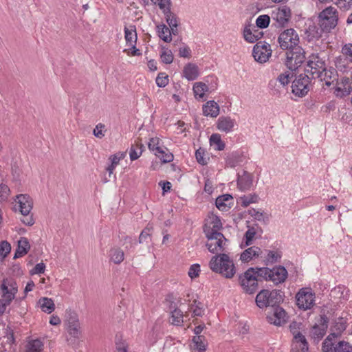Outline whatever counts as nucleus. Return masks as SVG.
I'll return each instance as SVG.
<instances>
[{
  "label": "nucleus",
  "instance_id": "1",
  "mask_svg": "<svg viewBox=\"0 0 352 352\" xmlns=\"http://www.w3.org/2000/svg\"><path fill=\"white\" fill-rule=\"evenodd\" d=\"M222 223L219 217L210 214L205 220L204 232L208 239L206 246L213 254H219L225 251L228 240L220 232Z\"/></svg>",
  "mask_w": 352,
  "mask_h": 352
},
{
  "label": "nucleus",
  "instance_id": "2",
  "mask_svg": "<svg viewBox=\"0 0 352 352\" xmlns=\"http://www.w3.org/2000/svg\"><path fill=\"white\" fill-rule=\"evenodd\" d=\"M209 267L212 272L219 273L226 278H232L236 274L233 261L224 253L213 256L209 262Z\"/></svg>",
  "mask_w": 352,
  "mask_h": 352
},
{
  "label": "nucleus",
  "instance_id": "3",
  "mask_svg": "<svg viewBox=\"0 0 352 352\" xmlns=\"http://www.w3.org/2000/svg\"><path fill=\"white\" fill-rule=\"evenodd\" d=\"M14 210L19 211L22 215L21 222L25 226H31L34 224V219L31 210L33 207L32 199L28 195L21 194L16 197Z\"/></svg>",
  "mask_w": 352,
  "mask_h": 352
},
{
  "label": "nucleus",
  "instance_id": "4",
  "mask_svg": "<svg viewBox=\"0 0 352 352\" xmlns=\"http://www.w3.org/2000/svg\"><path fill=\"white\" fill-rule=\"evenodd\" d=\"M258 267H250L239 277V283L243 291L249 294H254L258 289V277H260Z\"/></svg>",
  "mask_w": 352,
  "mask_h": 352
},
{
  "label": "nucleus",
  "instance_id": "5",
  "mask_svg": "<svg viewBox=\"0 0 352 352\" xmlns=\"http://www.w3.org/2000/svg\"><path fill=\"white\" fill-rule=\"evenodd\" d=\"M258 273L261 278L272 281L274 285L284 283L288 276L287 270L281 265L276 266L272 269L261 267L258 269Z\"/></svg>",
  "mask_w": 352,
  "mask_h": 352
},
{
  "label": "nucleus",
  "instance_id": "6",
  "mask_svg": "<svg viewBox=\"0 0 352 352\" xmlns=\"http://www.w3.org/2000/svg\"><path fill=\"white\" fill-rule=\"evenodd\" d=\"M281 292L276 289H263L256 296V303L259 308L274 307L283 300Z\"/></svg>",
  "mask_w": 352,
  "mask_h": 352
},
{
  "label": "nucleus",
  "instance_id": "7",
  "mask_svg": "<svg viewBox=\"0 0 352 352\" xmlns=\"http://www.w3.org/2000/svg\"><path fill=\"white\" fill-rule=\"evenodd\" d=\"M338 20L337 10L332 6L326 8L318 15V24L324 32H329L333 29L338 23Z\"/></svg>",
  "mask_w": 352,
  "mask_h": 352
},
{
  "label": "nucleus",
  "instance_id": "8",
  "mask_svg": "<svg viewBox=\"0 0 352 352\" xmlns=\"http://www.w3.org/2000/svg\"><path fill=\"white\" fill-rule=\"evenodd\" d=\"M278 42L280 47L283 50L294 49L299 45L300 38L296 31L292 28L287 29L281 32L278 36Z\"/></svg>",
  "mask_w": 352,
  "mask_h": 352
},
{
  "label": "nucleus",
  "instance_id": "9",
  "mask_svg": "<svg viewBox=\"0 0 352 352\" xmlns=\"http://www.w3.org/2000/svg\"><path fill=\"white\" fill-rule=\"evenodd\" d=\"M0 289L1 291V300L10 305L18 292L16 280L12 278H3L0 285Z\"/></svg>",
  "mask_w": 352,
  "mask_h": 352
},
{
  "label": "nucleus",
  "instance_id": "10",
  "mask_svg": "<svg viewBox=\"0 0 352 352\" xmlns=\"http://www.w3.org/2000/svg\"><path fill=\"white\" fill-rule=\"evenodd\" d=\"M305 58V52L301 47L289 50L286 52L285 65L289 70L295 71Z\"/></svg>",
  "mask_w": 352,
  "mask_h": 352
},
{
  "label": "nucleus",
  "instance_id": "11",
  "mask_svg": "<svg viewBox=\"0 0 352 352\" xmlns=\"http://www.w3.org/2000/svg\"><path fill=\"white\" fill-rule=\"evenodd\" d=\"M315 294L311 288L303 287L296 294V305L300 309H311L315 305Z\"/></svg>",
  "mask_w": 352,
  "mask_h": 352
},
{
  "label": "nucleus",
  "instance_id": "12",
  "mask_svg": "<svg viewBox=\"0 0 352 352\" xmlns=\"http://www.w3.org/2000/svg\"><path fill=\"white\" fill-rule=\"evenodd\" d=\"M325 67L324 60L319 56L318 54H311L308 57L305 72L311 78L316 79V76L319 75L321 71L323 72Z\"/></svg>",
  "mask_w": 352,
  "mask_h": 352
},
{
  "label": "nucleus",
  "instance_id": "13",
  "mask_svg": "<svg viewBox=\"0 0 352 352\" xmlns=\"http://www.w3.org/2000/svg\"><path fill=\"white\" fill-rule=\"evenodd\" d=\"M65 330L69 338L67 341L71 343L75 342L81 337L80 323L78 316L76 314H70L65 321Z\"/></svg>",
  "mask_w": 352,
  "mask_h": 352
},
{
  "label": "nucleus",
  "instance_id": "14",
  "mask_svg": "<svg viewBox=\"0 0 352 352\" xmlns=\"http://www.w3.org/2000/svg\"><path fill=\"white\" fill-rule=\"evenodd\" d=\"M292 17V11L287 6H279L272 10L271 18L276 28L285 27Z\"/></svg>",
  "mask_w": 352,
  "mask_h": 352
},
{
  "label": "nucleus",
  "instance_id": "15",
  "mask_svg": "<svg viewBox=\"0 0 352 352\" xmlns=\"http://www.w3.org/2000/svg\"><path fill=\"white\" fill-rule=\"evenodd\" d=\"M311 78L305 72L298 76L292 82V93L298 97L305 96L309 91Z\"/></svg>",
  "mask_w": 352,
  "mask_h": 352
},
{
  "label": "nucleus",
  "instance_id": "16",
  "mask_svg": "<svg viewBox=\"0 0 352 352\" xmlns=\"http://www.w3.org/2000/svg\"><path fill=\"white\" fill-rule=\"evenodd\" d=\"M322 349L323 352H352V345L346 341L336 343L335 340H330V338H326L322 342Z\"/></svg>",
  "mask_w": 352,
  "mask_h": 352
},
{
  "label": "nucleus",
  "instance_id": "17",
  "mask_svg": "<svg viewBox=\"0 0 352 352\" xmlns=\"http://www.w3.org/2000/svg\"><path fill=\"white\" fill-rule=\"evenodd\" d=\"M252 55L256 61L265 63L272 55L270 45L268 43H257L253 48Z\"/></svg>",
  "mask_w": 352,
  "mask_h": 352
},
{
  "label": "nucleus",
  "instance_id": "18",
  "mask_svg": "<svg viewBox=\"0 0 352 352\" xmlns=\"http://www.w3.org/2000/svg\"><path fill=\"white\" fill-rule=\"evenodd\" d=\"M287 315L283 308L276 306L273 307L272 311L268 313L267 320L269 323L276 326H281L286 322Z\"/></svg>",
  "mask_w": 352,
  "mask_h": 352
},
{
  "label": "nucleus",
  "instance_id": "19",
  "mask_svg": "<svg viewBox=\"0 0 352 352\" xmlns=\"http://www.w3.org/2000/svg\"><path fill=\"white\" fill-rule=\"evenodd\" d=\"M263 251L258 246H251L244 250L240 254V261L242 263H249L258 258L262 254Z\"/></svg>",
  "mask_w": 352,
  "mask_h": 352
},
{
  "label": "nucleus",
  "instance_id": "20",
  "mask_svg": "<svg viewBox=\"0 0 352 352\" xmlns=\"http://www.w3.org/2000/svg\"><path fill=\"white\" fill-rule=\"evenodd\" d=\"M236 125L235 119L230 116H220L217 122V129L226 133L232 132Z\"/></svg>",
  "mask_w": 352,
  "mask_h": 352
},
{
  "label": "nucleus",
  "instance_id": "21",
  "mask_svg": "<svg viewBox=\"0 0 352 352\" xmlns=\"http://www.w3.org/2000/svg\"><path fill=\"white\" fill-rule=\"evenodd\" d=\"M347 327L346 320L343 318H338L334 322L332 327L333 332L327 338H330V340H334L340 337L342 333L345 331Z\"/></svg>",
  "mask_w": 352,
  "mask_h": 352
},
{
  "label": "nucleus",
  "instance_id": "22",
  "mask_svg": "<svg viewBox=\"0 0 352 352\" xmlns=\"http://www.w3.org/2000/svg\"><path fill=\"white\" fill-rule=\"evenodd\" d=\"M352 91V82H351L349 78H342L339 82H338L337 87L336 88V95L340 97L346 96L350 94Z\"/></svg>",
  "mask_w": 352,
  "mask_h": 352
},
{
  "label": "nucleus",
  "instance_id": "23",
  "mask_svg": "<svg viewBox=\"0 0 352 352\" xmlns=\"http://www.w3.org/2000/svg\"><path fill=\"white\" fill-rule=\"evenodd\" d=\"M124 31L126 45L131 48H135L138 39L135 26L134 25L124 26Z\"/></svg>",
  "mask_w": 352,
  "mask_h": 352
},
{
  "label": "nucleus",
  "instance_id": "24",
  "mask_svg": "<svg viewBox=\"0 0 352 352\" xmlns=\"http://www.w3.org/2000/svg\"><path fill=\"white\" fill-rule=\"evenodd\" d=\"M203 114L205 116L216 118L219 114V106L214 100H209L203 105Z\"/></svg>",
  "mask_w": 352,
  "mask_h": 352
},
{
  "label": "nucleus",
  "instance_id": "25",
  "mask_svg": "<svg viewBox=\"0 0 352 352\" xmlns=\"http://www.w3.org/2000/svg\"><path fill=\"white\" fill-rule=\"evenodd\" d=\"M192 342L191 350L192 352H205L206 351L207 342L204 336H194Z\"/></svg>",
  "mask_w": 352,
  "mask_h": 352
},
{
  "label": "nucleus",
  "instance_id": "26",
  "mask_svg": "<svg viewBox=\"0 0 352 352\" xmlns=\"http://www.w3.org/2000/svg\"><path fill=\"white\" fill-rule=\"evenodd\" d=\"M237 185L240 190H247L252 185V176L248 172L244 171L242 175H239L237 180Z\"/></svg>",
  "mask_w": 352,
  "mask_h": 352
},
{
  "label": "nucleus",
  "instance_id": "27",
  "mask_svg": "<svg viewBox=\"0 0 352 352\" xmlns=\"http://www.w3.org/2000/svg\"><path fill=\"white\" fill-rule=\"evenodd\" d=\"M336 72L334 69H327V67L323 72H320L319 75L316 76V78L320 81H324L326 85L330 86L336 79Z\"/></svg>",
  "mask_w": 352,
  "mask_h": 352
},
{
  "label": "nucleus",
  "instance_id": "28",
  "mask_svg": "<svg viewBox=\"0 0 352 352\" xmlns=\"http://www.w3.org/2000/svg\"><path fill=\"white\" fill-rule=\"evenodd\" d=\"M183 74L187 80H194L199 76V68L195 64L188 63L184 67Z\"/></svg>",
  "mask_w": 352,
  "mask_h": 352
},
{
  "label": "nucleus",
  "instance_id": "29",
  "mask_svg": "<svg viewBox=\"0 0 352 352\" xmlns=\"http://www.w3.org/2000/svg\"><path fill=\"white\" fill-rule=\"evenodd\" d=\"M327 329V321L324 320L320 324H315L311 330V336L315 340H320L326 333Z\"/></svg>",
  "mask_w": 352,
  "mask_h": 352
},
{
  "label": "nucleus",
  "instance_id": "30",
  "mask_svg": "<svg viewBox=\"0 0 352 352\" xmlns=\"http://www.w3.org/2000/svg\"><path fill=\"white\" fill-rule=\"evenodd\" d=\"M302 323L293 321L289 326V329L291 333L293 335V341H300L306 340L305 337L300 333Z\"/></svg>",
  "mask_w": 352,
  "mask_h": 352
},
{
  "label": "nucleus",
  "instance_id": "31",
  "mask_svg": "<svg viewBox=\"0 0 352 352\" xmlns=\"http://www.w3.org/2000/svg\"><path fill=\"white\" fill-rule=\"evenodd\" d=\"M30 248V245L29 243L28 240L25 238L22 237L19 241H18V246L16 250V252L14 254V258H19L24 255H25L28 250Z\"/></svg>",
  "mask_w": 352,
  "mask_h": 352
},
{
  "label": "nucleus",
  "instance_id": "32",
  "mask_svg": "<svg viewBox=\"0 0 352 352\" xmlns=\"http://www.w3.org/2000/svg\"><path fill=\"white\" fill-rule=\"evenodd\" d=\"M44 343L40 339L30 340L26 346L25 352H43Z\"/></svg>",
  "mask_w": 352,
  "mask_h": 352
},
{
  "label": "nucleus",
  "instance_id": "33",
  "mask_svg": "<svg viewBox=\"0 0 352 352\" xmlns=\"http://www.w3.org/2000/svg\"><path fill=\"white\" fill-rule=\"evenodd\" d=\"M38 304L41 310L45 313L51 314L54 311L55 305L51 298L43 297L39 299Z\"/></svg>",
  "mask_w": 352,
  "mask_h": 352
},
{
  "label": "nucleus",
  "instance_id": "34",
  "mask_svg": "<svg viewBox=\"0 0 352 352\" xmlns=\"http://www.w3.org/2000/svg\"><path fill=\"white\" fill-rule=\"evenodd\" d=\"M157 31L159 37L164 42L170 43L172 41L170 30L166 25H157Z\"/></svg>",
  "mask_w": 352,
  "mask_h": 352
},
{
  "label": "nucleus",
  "instance_id": "35",
  "mask_svg": "<svg viewBox=\"0 0 352 352\" xmlns=\"http://www.w3.org/2000/svg\"><path fill=\"white\" fill-rule=\"evenodd\" d=\"M208 85L202 82H195L193 85V92L197 99H203L206 92H208Z\"/></svg>",
  "mask_w": 352,
  "mask_h": 352
},
{
  "label": "nucleus",
  "instance_id": "36",
  "mask_svg": "<svg viewBox=\"0 0 352 352\" xmlns=\"http://www.w3.org/2000/svg\"><path fill=\"white\" fill-rule=\"evenodd\" d=\"M144 150V145L140 142L132 144L129 150V157L131 161L138 159Z\"/></svg>",
  "mask_w": 352,
  "mask_h": 352
},
{
  "label": "nucleus",
  "instance_id": "37",
  "mask_svg": "<svg viewBox=\"0 0 352 352\" xmlns=\"http://www.w3.org/2000/svg\"><path fill=\"white\" fill-rule=\"evenodd\" d=\"M109 257L111 261L115 264H120L124 258V254L120 248H112L109 252Z\"/></svg>",
  "mask_w": 352,
  "mask_h": 352
},
{
  "label": "nucleus",
  "instance_id": "38",
  "mask_svg": "<svg viewBox=\"0 0 352 352\" xmlns=\"http://www.w3.org/2000/svg\"><path fill=\"white\" fill-rule=\"evenodd\" d=\"M155 155L160 158L162 163H169L174 159L173 155L165 146H163Z\"/></svg>",
  "mask_w": 352,
  "mask_h": 352
},
{
  "label": "nucleus",
  "instance_id": "39",
  "mask_svg": "<svg viewBox=\"0 0 352 352\" xmlns=\"http://www.w3.org/2000/svg\"><path fill=\"white\" fill-rule=\"evenodd\" d=\"M256 234V230L254 228H249L245 232L243 237V241L241 244V248H244L251 245L253 243V239Z\"/></svg>",
  "mask_w": 352,
  "mask_h": 352
},
{
  "label": "nucleus",
  "instance_id": "40",
  "mask_svg": "<svg viewBox=\"0 0 352 352\" xmlns=\"http://www.w3.org/2000/svg\"><path fill=\"white\" fill-rule=\"evenodd\" d=\"M232 196L228 194L223 195L216 199L215 204L217 208L221 211H228L230 208L226 201L232 199Z\"/></svg>",
  "mask_w": 352,
  "mask_h": 352
},
{
  "label": "nucleus",
  "instance_id": "41",
  "mask_svg": "<svg viewBox=\"0 0 352 352\" xmlns=\"http://www.w3.org/2000/svg\"><path fill=\"white\" fill-rule=\"evenodd\" d=\"M210 143L211 146H215V149L217 151H222L225 148V143L218 133H214L210 136Z\"/></svg>",
  "mask_w": 352,
  "mask_h": 352
},
{
  "label": "nucleus",
  "instance_id": "42",
  "mask_svg": "<svg viewBox=\"0 0 352 352\" xmlns=\"http://www.w3.org/2000/svg\"><path fill=\"white\" fill-rule=\"evenodd\" d=\"M243 34L244 39L247 42L251 43H255L260 38L258 34L256 35L252 33L251 30V25H247L245 26Z\"/></svg>",
  "mask_w": 352,
  "mask_h": 352
},
{
  "label": "nucleus",
  "instance_id": "43",
  "mask_svg": "<svg viewBox=\"0 0 352 352\" xmlns=\"http://www.w3.org/2000/svg\"><path fill=\"white\" fill-rule=\"evenodd\" d=\"M308 349L307 340L292 342V352H308Z\"/></svg>",
  "mask_w": 352,
  "mask_h": 352
},
{
  "label": "nucleus",
  "instance_id": "44",
  "mask_svg": "<svg viewBox=\"0 0 352 352\" xmlns=\"http://www.w3.org/2000/svg\"><path fill=\"white\" fill-rule=\"evenodd\" d=\"M183 312L179 309H175L171 312V324L174 325H181L183 323Z\"/></svg>",
  "mask_w": 352,
  "mask_h": 352
},
{
  "label": "nucleus",
  "instance_id": "45",
  "mask_svg": "<svg viewBox=\"0 0 352 352\" xmlns=\"http://www.w3.org/2000/svg\"><path fill=\"white\" fill-rule=\"evenodd\" d=\"M160 58L162 63L170 64L173 61L174 57L171 50L164 47L162 48Z\"/></svg>",
  "mask_w": 352,
  "mask_h": 352
},
{
  "label": "nucleus",
  "instance_id": "46",
  "mask_svg": "<svg viewBox=\"0 0 352 352\" xmlns=\"http://www.w3.org/2000/svg\"><path fill=\"white\" fill-rule=\"evenodd\" d=\"M160 143L161 141L158 138L155 137L151 138L148 144V149L152 151L154 155L156 153H159V151L164 146H161Z\"/></svg>",
  "mask_w": 352,
  "mask_h": 352
},
{
  "label": "nucleus",
  "instance_id": "47",
  "mask_svg": "<svg viewBox=\"0 0 352 352\" xmlns=\"http://www.w3.org/2000/svg\"><path fill=\"white\" fill-rule=\"evenodd\" d=\"M241 157L236 153L230 154L226 158V165L234 168L236 166L241 162Z\"/></svg>",
  "mask_w": 352,
  "mask_h": 352
},
{
  "label": "nucleus",
  "instance_id": "48",
  "mask_svg": "<svg viewBox=\"0 0 352 352\" xmlns=\"http://www.w3.org/2000/svg\"><path fill=\"white\" fill-rule=\"evenodd\" d=\"M165 19L169 27L177 28L178 19L170 10L164 13Z\"/></svg>",
  "mask_w": 352,
  "mask_h": 352
},
{
  "label": "nucleus",
  "instance_id": "49",
  "mask_svg": "<svg viewBox=\"0 0 352 352\" xmlns=\"http://www.w3.org/2000/svg\"><path fill=\"white\" fill-rule=\"evenodd\" d=\"M281 258L280 252L270 250L266 256V264H272L278 261Z\"/></svg>",
  "mask_w": 352,
  "mask_h": 352
},
{
  "label": "nucleus",
  "instance_id": "50",
  "mask_svg": "<svg viewBox=\"0 0 352 352\" xmlns=\"http://www.w3.org/2000/svg\"><path fill=\"white\" fill-rule=\"evenodd\" d=\"M120 160L121 157H119L117 155L110 156L109 160L111 161V164L107 168V171L109 173V177L113 174L114 169L119 164Z\"/></svg>",
  "mask_w": 352,
  "mask_h": 352
},
{
  "label": "nucleus",
  "instance_id": "51",
  "mask_svg": "<svg viewBox=\"0 0 352 352\" xmlns=\"http://www.w3.org/2000/svg\"><path fill=\"white\" fill-rule=\"evenodd\" d=\"M270 22V17L268 15L263 14L259 16L256 21V24L258 28L264 29L268 27Z\"/></svg>",
  "mask_w": 352,
  "mask_h": 352
},
{
  "label": "nucleus",
  "instance_id": "52",
  "mask_svg": "<svg viewBox=\"0 0 352 352\" xmlns=\"http://www.w3.org/2000/svg\"><path fill=\"white\" fill-rule=\"evenodd\" d=\"M241 199L242 201L243 206H248L250 204L256 203L258 199V197L256 194H250L248 195H244L243 197H241Z\"/></svg>",
  "mask_w": 352,
  "mask_h": 352
},
{
  "label": "nucleus",
  "instance_id": "53",
  "mask_svg": "<svg viewBox=\"0 0 352 352\" xmlns=\"http://www.w3.org/2000/svg\"><path fill=\"white\" fill-rule=\"evenodd\" d=\"M11 251L10 244L6 241H3L0 243V256L5 258Z\"/></svg>",
  "mask_w": 352,
  "mask_h": 352
},
{
  "label": "nucleus",
  "instance_id": "54",
  "mask_svg": "<svg viewBox=\"0 0 352 352\" xmlns=\"http://www.w3.org/2000/svg\"><path fill=\"white\" fill-rule=\"evenodd\" d=\"M159 87H165L168 83V76L165 73H160L155 80Z\"/></svg>",
  "mask_w": 352,
  "mask_h": 352
},
{
  "label": "nucleus",
  "instance_id": "55",
  "mask_svg": "<svg viewBox=\"0 0 352 352\" xmlns=\"http://www.w3.org/2000/svg\"><path fill=\"white\" fill-rule=\"evenodd\" d=\"M105 125L102 123L98 124L94 129L93 133L97 138H102L105 134Z\"/></svg>",
  "mask_w": 352,
  "mask_h": 352
},
{
  "label": "nucleus",
  "instance_id": "56",
  "mask_svg": "<svg viewBox=\"0 0 352 352\" xmlns=\"http://www.w3.org/2000/svg\"><path fill=\"white\" fill-rule=\"evenodd\" d=\"M292 72L293 71L290 70V72H287L285 73L280 74L278 76V80L282 85H286L289 82L290 78L292 77Z\"/></svg>",
  "mask_w": 352,
  "mask_h": 352
},
{
  "label": "nucleus",
  "instance_id": "57",
  "mask_svg": "<svg viewBox=\"0 0 352 352\" xmlns=\"http://www.w3.org/2000/svg\"><path fill=\"white\" fill-rule=\"evenodd\" d=\"M152 227H146L140 233L139 236V243H142L146 241L147 239L150 238Z\"/></svg>",
  "mask_w": 352,
  "mask_h": 352
},
{
  "label": "nucleus",
  "instance_id": "58",
  "mask_svg": "<svg viewBox=\"0 0 352 352\" xmlns=\"http://www.w3.org/2000/svg\"><path fill=\"white\" fill-rule=\"evenodd\" d=\"M200 272V265L199 264L192 265L188 270V276L191 278H195L199 276Z\"/></svg>",
  "mask_w": 352,
  "mask_h": 352
},
{
  "label": "nucleus",
  "instance_id": "59",
  "mask_svg": "<svg viewBox=\"0 0 352 352\" xmlns=\"http://www.w3.org/2000/svg\"><path fill=\"white\" fill-rule=\"evenodd\" d=\"M157 3L160 8L163 10L164 14L170 10V0H157Z\"/></svg>",
  "mask_w": 352,
  "mask_h": 352
},
{
  "label": "nucleus",
  "instance_id": "60",
  "mask_svg": "<svg viewBox=\"0 0 352 352\" xmlns=\"http://www.w3.org/2000/svg\"><path fill=\"white\" fill-rule=\"evenodd\" d=\"M333 3L336 4L340 8L348 9L352 2V0H331Z\"/></svg>",
  "mask_w": 352,
  "mask_h": 352
},
{
  "label": "nucleus",
  "instance_id": "61",
  "mask_svg": "<svg viewBox=\"0 0 352 352\" xmlns=\"http://www.w3.org/2000/svg\"><path fill=\"white\" fill-rule=\"evenodd\" d=\"M195 157L199 164L205 165L207 164V160L204 157V152L201 149H198L195 152Z\"/></svg>",
  "mask_w": 352,
  "mask_h": 352
},
{
  "label": "nucleus",
  "instance_id": "62",
  "mask_svg": "<svg viewBox=\"0 0 352 352\" xmlns=\"http://www.w3.org/2000/svg\"><path fill=\"white\" fill-rule=\"evenodd\" d=\"M45 265L43 263H37L30 271L31 274H41L44 273Z\"/></svg>",
  "mask_w": 352,
  "mask_h": 352
},
{
  "label": "nucleus",
  "instance_id": "63",
  "mask_svg": "<svg viewBox=\"0 0 352 352\" xmlns=\"http://www.w3.org/2000/svg\"><path fill=\"white\" fill-rule=\"evenodd\" d=\"M191 54V50L189 47L184 45L179 47V55L180 57L189 58Z\"/></svg>",
  "mask_w": 352,
  "mask_h": 352
},
{
  "label": "nucleus",
  "instance_id": "64",
  "mask_svg": "<svg viewBox=\"0 0 352 352\" xmlns=\"http://www.w3.org/2000/svg\"><path fill=\"white\" fill-rule=\"evenodd\" d=\"M342 53L347 57L350 58L352 61V44H346L342 49Z\"/></svg>",
  "mask_w": 352,
  "mask_h": 352
}]
</instances>
